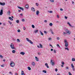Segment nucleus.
Here are the masks:
<instances>
[{"mask_svg":"<svg viewBox=\"0 0 75 75\" xmlns=\"http://www.w3.org/2000/svg\"><path fill=\"white\" fill-rule=\"evenodd\" d=\"M10 65L11 67H14V65H15V64H14V63L13 62H11Z\"/></svg>","mask_w":75,"mask_h":75,"instance_id":"obj_1","label":"nucleus"},{"mask_svg":"<svg viewBox=\"0 0 75 75\" xmlns=\"http://www.w3.org/2000/svg\"><path fill=\"white\" fill-rule=\"evenodd\" d=\"M50 64L53 66H54L55 65V63L54 62V61L52 60H51Z\"/></svg>","mask_w":75,"mask_h":75,"instance_id":"obj_2","label":"nucleus"},{"mask_svg":"<svg viewBox=\"0 0 75 75\" xmlns=\"http://www.w3.org/2000/svg\"><path fill=\"white\" fill-rule=\"evenodd\" d=\"M65 31L67 32V33L69 34H70L71 31H69V30H68L67 29H65Z\"/></svg>","mask_w":75,"mask_h":75,"instance_id":"obj_3","label":"nucleus"},{"mask_svg":"<svg viewBox=\"0 0 75 75\" xmlns=\"http://www.w3.org/2000/svg\"><path fill=\"white\" fill-rule=\"evenodd\" d=\"M14 45L13 43H11V47L12 49H14L15 48L14 47Z\"/></svg>","mask_w":75,"mask_h":75,"instance_id":"obj_4","label":"nucleus"},{"mask_svg":"<svg viewBox=\"0 0 75 75\" xmlns=\"http://www.w3.org/2000/svg\"><path fill=\"white\" fill-rule=\"evenodd\" d=\"M31 9L32 11H35V8L33 7H32L31 8Z\"/></svg>","mask_w":75,"mask_h":75,"instance_id":"obj_5","label":"nucleus"},{"mask_svg":"<svg viewBox=\"0 0 75 75\" xmlns=\"http://www.w3.org/2000/svg\"><path fill=\"white\" fill-rule=\"evenodd\" d=\"M3 14V10L2 9L1 10V11L0 12V15L1 16V15H2Z\"/></svg>","mask_w":75,"mask_h":75,"instance_id":"obj_6","label":"nucleus"},{"mask_svg":"<svg viewBox=\"0 0 75 75\" xmlns=\"http://www.w3.org/2000/svg\"><path fill=\"white\" fill-rule=\"evenodd\" d=\"M40 13V11H37L36 13V14L38 16L39 15V13Z\"/></svg>","mask_w":75,"mask_h":75,"instance_id":"obj_7","label":"nucleus"},{"mask_svg":"<svg viewBox=\"0 0 75 75\" xmlns=\"http://www.w3.org/2000/svg\"><path fill=\"white\" fill-rule=\"evenodd\" d=\"M65 43V46L67 47H68V42Z\"/></svg>","mask_w":75,"mask_h":75,"instance_id":"obj_8","label":"nucleus"},{"mask_svg":"<svg viewBox=\"0 0 75 75\" xmlns=\"http://www.w3.org/2000/svg\"><path fill=\"white\" fill-rule=\"evenodd\" d=\"M29 7V5H28V4H26V5L25 6V8H28V7Z\"/></svg>","mask_w":75,"mask_h":75,"instance_id":"obj_9","label":"nucleus"},{"mask_svg":"<svg viewBox=\"0 0 75 75\" xmlns=\"http://www.w3.org/2000/svg\"><path fill=\"white\" fill-rule=\"evenodd\" d=\"M10 11H8L7 12V14H8V15L9 16H10Z\"/></svg>","mask_w":75,"mask_h":75,"instance_id":"obj_10","label":"nucleus"},{"mask_svg":"<svg viewBox=\"0 0 75 75\" xmlns=\"http://www.w3.org/2000/svg\"><path fill=\"white\" fill-rule=\"evenodd\" d=\"M20 54H21V55H24V54H25V52H21Z\"/></svg>","mask_w":75,"mask_h":75,"instance_id":"obj_11","label":"nucleus"},{"mask_svg":"<svg viewBox=\"0 0 75 75\" xmlns=\"http://www.w3.org/2000/svg\"><path fill=\"white\" fill-rule=\"evenodd\" d=\"M45 65L46 66V67L47 68H49V66H48V65L47 63H46L45 64Z\"/></svg>","mask_w":75,"mask_h":75,"instance_id":"obj_12","label":"nucleus"},{"mask_svg":"<svg viewBox=\"0 0 75 75\" xmlns=\"http://www.w3.org/2000/svg\"><path fill=\"white\" fill-rule=\"evenodd\" d=\"M28 42H30V44H33V42L31 41V40H30L29 41H28Z\"/></svg>","mask_w":75,"mask_h":75,"instance_id":"obj_13","label":"nucleus"},{"mask_svg":"<svg viewBox=\"0 0 75 75\" xmlns=\"http://www.w3.org/2000/svg\"><path fill=\"white\" fill-rule=\"evenodd\" d=\"M35 58L36 61H38L39 59H38V58H37L36 57H35Z\"/></svg>","mask_w":75,"mask_h":75,"instance_id":"obj_14","label":"nucleus"},{"mask_svg":"<svg viewBox=\"0 0 75 75\" xmlns=\"http://www.w3.org/2000/svg\"><path fill=\"white\" fill-rule=\"evenodd\" d=\"M32 65L33 66H35V62H32Z\"/></svg>","mask_w":75,"mask_h":75,"instance_id":"obj_15","label":"nucleus"},{"mask_svg":"<svg viewBox=\"0 0 75 75\" xmlns=\"http://www.w3.org/2000/svg\"><path fill=\"white\" fill-rule=\"evenodd\" d=\"M21 75H25V74L24 73V71L23 70L21 71Z\"/></svg>","mask_w":75,"mask_h":75,"instance_id":"obj_16","label":"nucleus"},{"mask_svg":"<svg viewBox=\"0 0 75 75\" xmlns=\"http://www.w3.org/2000/svg\"><path fill=\"white\" fill-rule=\"evenodd\" d=\"M38 30H35L34 31V33H38Z\"/></svg>","mask_w":75,"mask_h":75,"instance_id":"obj_17","label":"nucleus"},{"mask_svg":"<svg viewBox=\"0 0 75 75\" xmlns=\"http://www.w3.org/2000/svg\"><path fill=\"white\" fill-rule=\"evenodd\" d=\"M40 33L41 35H42V36H44V34L43 33H42V32H41V31H40Z\"/></svg>","mask_w":75,"mask_h":75,"instance_id":"obj_18","label":"nucleus"},{"mask_svg":"<svg viewBox=\"0 0 75 75\" xmlns=\"http://www.w3.org/2000/svg\"><path fill=\"white\" fill-rule=\"evenodd\" d=\"M9 19H10V20H11V21H13V19L11 18V17H9L8 18Z\"/></svg>","mask_w":75,"mask_h":75,"instance_id":"obj_19","label":"nucleus"},{"mask_svg":"<svg viewBox=\"0 0 75 75\" xmlns=\"http://www.w3.org/2000/svg\"><path fill=\"white\" fill-rule=\"evenodd\" d=\"M28 69L29 71H30L31 70V68L30 67H28Z\"/></svg>","mask_w":75,"mask_h":75,"instance_id":"obj_20","label":"nucleus"},{"mask_svg":"<svg viewBox=\"0 0 75 75\" xmlns=\"http://www.w3.org/2000/svg\"><path fill=\"white\" fill-rule=\"evenodd\" d=\"M63 34H64V35H67V33L65 32H64Z\"/></svg>","mask_w":75,"mask_h":75,"instance_id":"obj_21","label":"nucleus"},{"mask_svg":"<svg viewBox=\"0 0 75 75\" xmlns=\"http://www.w3.org/2000/svg\"><path fill=\"white\" fill-rule=\"evenodd\" d=\"M53 25V24L52 23H49V25H50V26H52Z\"/></svg>","mask_w":75,"mask_h":75,"instance_id":"obj_22","label":"nucleus"},{"mask_svg":"<svg viewBox=\"0 0 75 75\" xmlns=\"http://www.w3.org/2000/svg\"><path fill=\"white\" fill-rule=\"evenodd\" d=\"M19 21H20L19 20H17L16 22L17 23H19Z\"/></svg>","mask_w":75,"mask_h":75,"instance_id":"obj_23","label":"nucleus"},{"mask_svg":"<svg viewBox=\"0 0 75 75\" xmlns=\"http://www.w3.org/2000/svg\"><path fill=\"white\" fill-rule=\"evenodd\" d=\"M50 31L52 34H54V33L53 32H52V30L50 29Z\"/></svg>","mask_w":75,"mask_h":75,"instance_id":"obj_24","label":"nucleus"},{"mask_svg":"<svg viewBox=\"0 0 75 75\" xmlns=\"http://www.w3.org/2000/svg\"><path fill=\"white\" fill-rule=\"evenodd\" d=\"M42 72H44L45 73H47V71L45 70H43Z\"/></svg>","mask_w":75,"mask_h":75,"instance_id":"obj_25","label":"nucleus"},{"mask_svg":"<svg viewBox=\"0 0 75 75\" xmlns=\"http://www.w3.org/2000/svg\"><path fill=\"white\" fill-rule=\"evenodd\" d=\"M12 52H13V53H16V51H15V50H13L12 51Z\"/></svg>","mask_w":75,"mask_h":75,"instance_id":"obj_26","label":"nucleus"},{"mask_svg":"<svg viewBox=\"0 0 75 75\" xmlns=\"http://www.w3.org/2000/svg\"><path fill=\"white\" fill-rule=\"evenodd\" d=\"M5 4L4 3H2V6H4L5 5Z\"/></svg>","mask_w":75,"mask_h":75,"instance_id":"obj_27","label":"nucleus"},{"mask_svg":"<svg viewBox=\"0 0 75 75\" xmlns=\"http://www.w3.org/2000/svg\"><path fill=\"white\" fill-rule=\"evenodd\" d=\"M8 22L10 24V25H11V24H12V23L10 21H8Z\"/></svg>","mask_w":75,"mask_h":75,"instance_id":"obj_28","label":"nucleus"},{"mask_svg":"<svg viewBox=\"0 0 75 75\" xmlns=\"http://www.w3.org/2000/svg\"><path fill=\"white\" fill-rule=\"evenodd\" d=\"M40 48H42V45L41 44H40Z\"/></svg>","mask_w":75,"mask_h":75,"instance_id":"obj_29","label":"nucleus"},{"mask_svg":"<svg viewBox=\"0 0 75 75\" xmlns=\"http://www.w3.org/2000/svg\"><path fill=\"white\" fill-rule=\"evenodd\" d=\"M32 28H35V26H34V25H32Z\"/></svg>","mask_w":75,"mask_h":75,"instance_id":"obj_30","label":"nucleus"},{"mask_svg":"<svg viewBox=\"0 0 75 75\" xmlns=\"http://www.w3.org/2000/svg\"><path fill=\"white\" fill-rule=\"evenodd\" d=\"M72 68H74V65H73V64H72L71 65Z\"/></svg>","mask_w":75,"mask_h":75,"instance_id":"obj_31","label":"nucleus"},{"mask_svg":"<svg viewBox=\"0 0 75 75\" xmlns=\"http://www.w3.org/2000/svg\"><path fill=\"white\" fill-rule=\"evenodd\" d=\"M72 61H75V59L74 58H73L72 59Z\"/></svg>","mask_w":75,"mask_h":75,"instance_id":"obj_32","label":"nucleus"},{"mask_svg":"<svg viewBox=\"0 0 75 75\" xmlns=\"http://www.w3.org/2000/svg\"><path fill=\"white\" fill-rule=\"evenodd\" d=\"M64 41V43H67V42H67V41L66 40H65Z\"/></svg>","mask_w":75,"mask_h":75,"instance_id":"obj_33","label":"nucleus"},{"mask_svg":"<svg viewBox=\"0 0 75 75\" xmlns=\"http://www.w3.org/2000/svg\"><path fill=\"white\" fill-rule=\"evenodd\" d=\"M26 39L27 41H29V40H30L28 38H26Z\"/></svg>","mask_w":75,"mask_h":75,"instance_id":"obj_34","label":"nucleus"},{"mask_svg":"<svg viewBox=\"0 0 75 75\" xmlns=\"http://www.w3.org/2000/svg\"><path fill=\"white\" fill-rule=\"evenodd\" d=\"M65 50H67L68 51H69V49L68 48H65Z\"/></svg>","mask_w":75,"mask_h":75,"instance_id":"obj_35","label":"nucleus"},{"mask_svg":"<svg viewBox=\"0 0 75 75\" xmlns=\"http://www.w3.org/2000/svg\"><path fill=\"white\" fill-rule=\"evenodd\" d=\"M57 46L58 47H59V48H60V46L58 44H57Z\"/></svg>","mask_w":75,"mask_h":75,"instance_id":"obj_36","label":"nucleus"},{"mask_svg":"<svg viewBox=\"0 0 75 75\" xmlns=\"http://www.w3.org/2000/svg\"><path fill=\"white\" fill-rule=\"evenodd\" d=\"M20 9L21 10H22L23 11H24V8L22 7H21V8Z\"/></svg>","mask_w":75,"mask_h":75,"instance_id":"obj_37","label":"nucleus"},{"mask_svg":"<svg viewBox=\"0 0 75 75\" xmlns=\"http://www.w3.org/2000/svg\"><path fill=\"white\" fill-rule=\"evenodd\" d=\"M3 56H2V55H1L0 54V58H3Z\"/></svg>","mask_w":75,"mask_h":75,"instance_id":"obj_38","label":"nucleus"},{"mask_svg":"<svg viewBox=\"0 0 75 75\" xmlns=\"http://www.w3.org/2000/svg\"><path fill=\"white\" fill-rule=\"evenodd\" d=\"M21 31L20 30L18 29V33H20V32H21Z\"/></svg>","mask_w":75,"mask_h":75,"instance_id":"obj_39","label":"nucleus"},{"mask_svg":"<svg viewBox=\"0 0 75 75\" xmlns=\"http://www.w3.org/2000/svg\"><path fill=\"white\" fill-rule=\"evenodd\" d=\"M38 55H41V53H40V52H38Z\"/></svg>","mask_w":75,"mask_h":75,"instance_id":"obj_40","label":"nucleus"},{"mask_svg":"<svg viewBox=\"0 0 75 75\" xmlns=\"http://www.w3.org/2000/svg\"><path fill=\"white\" fill-rule=\"evenodd\" d=\"M36 5L37 6H38V3H36Z\"/></svg>","mask_w":75,"mask_h":75,"instance_id":"obj_41","label":"nucleus"},{"mask_svg":"<svg viewBox=\"0 0 75 75\" xmlns=\"http://www.w3.org/2000/svg\"><path fill=\"white\" fill-rule=\"evenodd\" d=\"M69 75H72V74H71V73L70 72H69Z\"/></svg>","mask_w":75,"mask_h":75,"instance_id":"obj_42","label":"nucleus"},{"mask_svg":"<svg viewBox=\"0 0 75 75\" xmlns=\"http://www.w3.org/2000/svg\"><path fill=\"white\" fill-rule=\"evenodd\" d=\"M23 29L24 30H25L26 29H25V27H23Z\"/></svg>","mask_w":75,"mask_h":75,"instance_id":"obj_43","label":"nucleus"},{"mask_svg":"<svg viewBox=\"0 0 75 75\" xmlns=\"http://www.w3.org/2000/svg\"><path fill=\"white\" fill-rule=\"evenodd\" d=\"M44 33L45 34H47V32L45 31H44Z\"/></svg>","mask_w":75,"mask_h":75,"instance_id":"obj_44","label":"nucleus"},{"mask_svg":"<svg viewBox=\"0 0 75 75\" xmlns=\"http://www.w3.org/2000/svg\"><path fill=\"white\" fill-rule=\"evenodd\" d=\"M72 68L73 71H75V69L74 68V67H72Z\"/></svg>","mask_w":75,"mask_h":75,"instance_id":"obj_45","label":"nucleus"},{"mask_svg":"<svg viewBox=\"0 0 75 75\" xmlns=\"http://www.w3.org/2000/svg\"><path fill=\"white\" fill-rule=\"evenodd\" d=\"M9 74H11V75H13V73H12V72H9Z\"/></svg>","mask_w":75,"mask_h":75,"instance_id":"obj_46","label":"nucleus"},{"mask_svg":"<svg viewBox=\"0 0 75 75\" xmlns=\"http://www.w3.org/2000/svg\"><path fill=\"white\" fill-rule=\"evenodd\" d=\"M53 51L54 52V53L55 54V53H56V50H54Z\"/></svg>","mask_w":75,"mask_h":75,"instance_id":"obj_47","label":"nucleus"},{"mask_svg":"<svg viewBox=\"0 0 75 75\" xmlns=\"http://www.w3.org/2000/svg\"><path fill=\"white\" fill-rule=\"evenodd\" d=\"M55 71L56 72H57V71H58V69H55Z\"/></svg>","mask_w":75,"mask_h":75,"instance_id":"obj_48","label":"nucleus"},{"mask_svg":"<svg viewBox=\"0 0 75 75\" xmlns=\"http://www.w3.org/2000/svg\"><path fill=\"white\" fill-rule=\"evenodd\" d=\"M50 1H51V2H54V0H50Z\"/></svg>","mask_w":75,"mask_h":75,"instance_id":"obj_49","label":"nucleus"},{"mask_svg":"<svg viewBox=\"0 0 75 75\" xmlns=\"http://www.w3.org/2000/svg\"><path fill=\"white\" fill-rule=\"evenodd\" d=\"M64 18H65V19H67V18H68L66 16H64Z\"/></svg>","mask_w":75,"mask_h":75,"instance_id":"obj_50","label":"nucleus"},{"mask_svg":"<svg viewBox=\"0 0 75 75\" xmlns=\"http://www.w3.org/2000/svg\"><path fill=\"white\" fill-rule=\"evenodd\" d=\"M22 21L23 22L25 21V20H24V19H22Z\"/></svg>","mask_w":75,"mask_h":75,"instance_id":"obj_51","label":"nucleus"},{"mask_svg":"<svg viewBox=\"0 0 75 75\" xmlns=\"http://www.w3.org/2000/svg\"><path fill=\"white\" fill-rule=\"evenodd\" d=\"M20 16H23V13H21L20 14Z\"/></svg>","mask_w":75,"mask_h":75,"instance_id":"obj_52","label":"nucleus"},{"mask_svg":"<svg viewBox=\"0 0 75 75\" xmlns=\"http://www.w3.org/2000/svg\"><path fill=\"white\" fill-rule=\"evenodd\" d=\"M62 64L63 65H64V62H62Z\"/></svg>","mask_w":75,"mask_h":75,"instance_id":"obj_53","label":"nucleus"},{"mask_svg":"<svg viewBox=\"0 0 75 75\" xmlns=\"http://www.w3.org/2000/svg\"><path fill=\"white\" fill-rule=\"evenodd\" d=\"M18 8H20V9H21V7L20 6H18Z\"/></svg>","mask_w":75,"mask_h":75,"instance_id":"obj_54","label":"nucleus"},{"mask_svg":"<svg viewBox=\"0 0 75 75\" xmlns=\"http://www.w3.org/2000/svg\"><path fill=\"white\" fill-rule=\"evenodd\" d=\"M57 40H59V39H60L59 38V37L57 38Z\"/></svg>","mask_w":75,"mask_h":75,"instance_id":"obj_55","label":"nucleus"},{"mask_svg":"<svg viewBox=\"0 0 75 75\" xmlns=\"http://www.w3.org/2000/svg\"><path fill=\"white\" fill-rule=\"evenodd\" d=\"M17 41H18V42H20V40H19V39H17Z\"/></svg>","mask_w":75,"mask_h":75,"instance_id":"obj_56","label":"nucleus"},{"mask_svg":"<svg viewBox=\"0 0 75 75\" xmlns=\"http://www.w3.org/2000/svg\"><path fill=\"white\" fill-rule=\"evenodd\" d=\"M50 13H52V11H50L49 12Z\"/></svg>","mask_w":75,"mask_h":75,"instance_id":"obj_57","label":"nucleus"},{"mask_svg":"<svg viewBox=\"0 0 75 75\" xmlns=\"http://www.w3.org/2000/svg\"><path fill=\"white\" fill-rule=\"evenodd\" d=\"M49 40H51V38H48Z\"/></svg>","mask_w":75,"mask_h":75,"instance_id":"obj_58","label":"nucleus"},{"mask_svg":"<svg viewBox=\"0 0 75 75\" xmlns=\"http://www.w3.org/2000/svg\"><path fill=\"white\" fill-rule=\"evenodd\" d=\"M50 45L51 47H52V48H53V46H52V45Z\"/></svg>","mask_w":75,"mask_h":75,"instance_id":"obj_59","label":"nucleus"},{"mask_svg":"<svg viewBox=\"0 0 75 75\" xmlns=\"http://www.w3.org/2000/svg\"><path fill=\"white\" fill-rule=\"evenodd\" d=\"M45 23H47V21L46 20H45Z\"/></svg>","mask_w":75,"mask_h":75,"instance_id":"obj_60","label":"nucleus"},{"mask_svg":"<svg viewBox=\"0 0 75 75\" xmlns=\"http://www.w3.org/2000/svg\"><path fill=\"white\" fill-rule=\"evenodd\" d=\"M60 10L61 11H63V9L61 8L60 9Z\"/></svg>","mask_w":75,"mask_h":75,"instance_id":"obj_61","label":"nucleus"},{"mask_svg":"<svg viewBox=\"0 0 75 75\" xmlns=\"http://www.w3.org/2000/svg\"><path fill=\"white\" fill-rule=\"evenodd\" d=\"M61 67H64V65H61Z\"/></svg>","mask_w":75,"mask_h":75,"instance_id":"obj_62","label":"nucleus"},{"mask_svg":"<svg viewBox=\"0 0 75 75\" xmlns=\"http://www.w3.org/2000/svg\"><path fill=\"white\" fill-rule=\"evenodd\" d=\"M1 67H4V66L3 65H1Z\"/></svg>","mask_w":75,"mask_h":75,"instance_id":"obj_63","label":"nucleus"},{"mask_svg":"<svg viewBox=\"0 0 75 75\" xmlns=\"http://www.w3.org/2000/svg\"><path fill=\"white\" fill-rule=\"evenodd\" d=\"M66 68L67 69H68V67H66Z\"/></svg>","mask_w":75,"mask_h":75,"instance_id":"obj_64","label":"nucleus"}]
</instances>
